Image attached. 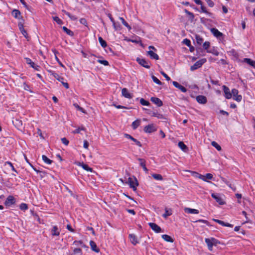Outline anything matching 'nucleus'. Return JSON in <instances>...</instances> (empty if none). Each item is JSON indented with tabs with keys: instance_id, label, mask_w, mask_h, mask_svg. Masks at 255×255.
I'll list each match as a JSON object with an SVG mask.
<instances>
[{
	"instance_id": "f257e3e1",
	"label": "nucleus",
	"mask_w": 255,
	"mask_h": 255,
	"mask_svg": "<svg viewBox=\"0 0 255 255\" xmlns=\"http://www.w3.org/2000/svg\"><path fill=\"white\" fill-rule=\"evenodd\" d=\"M127 183L129 185L130 187L135 191L136 190V186H138V183L136 178L134 177H129L128 178Z\"/></svg>"
},
{
	"instance_id": "f03ea898",
	"label": "nucleus",
	"mask_w": 255,
	"mask_h": 255,
	"mask_svg": "<svg viewBox=\"0 0 255 255\" xmlns=\"http://www.w3.org/2000/svg\"><path fill=\"white\" fill-rule=\"evenodd\" d=\"M207 61L206 58H202L201 59H200L198 61H197L196 63H194V64L190 67V70L191 71H194L200 67H201L203 64H204Z\"/></svg>"
},
{
	"instance_id": "7ed1b4c3",
	"label": "nucleus",
	"mask_w": 255,
	"mask_h": 255,
	"mask_svg": "<svg viewBox=\"0 0 255 255\" xmlns=\"http://www.w3.org/2000/svg\"><path fill=\"white\" fill-rule=\"evenodd\" d=\"M157 128L154 124H149L146 126L143 129V130L146 133H152L156 131Z\"/></svg>"
},
{
	"instance_id": "20e7f679",
	"label": "nucleus",
	"mask_w": 255,
	"mask_h": 255,
	"mask_svg": "<svg viewBox=\"0 0 255 255\" xmlns=\"http://www.w3.org/2000/svg\"><path fill=\"white\" fill-rule=\"evenodd\" d=\"M136 61L139 64L146 68L149 69L150 67L149 62L145 60L144 59L137 58Z\"/></svg>"
},
{
	"instance_id": "39448f33",
	"label": "nucleus",
	"mask_w": 255,
	"mask_h": 255,
	"mask_svg": "<svg viewBox=\"0 0 255 255\" xmlns=\"http://www.w3.org/2000/svg\"><path fill=\"white\" fill-rule=\"evenodd\" d=\"M25 60L26 63L29 65L30 67H32L33 69L37 71H39L40 69V67L37 65H36L32 60L29 58H25Z\"/></svg>"
},
{
	"instance_id": "423d86ee",
	"label": "nucleus",
	"mask_w": 255,
	"mask_h": 255,
	"mask_svg": "<svg viewBox=\"0 0 255 255\" xmlns=\"http://www.w3.org/2000/svg\"><path fill=\"white\" fill-rule=\"evenodd\" d=\"M60 232L61 229L57 226H53L50 231L52 236H59Z\"/></svg>"
},
{
	"instance_id": "0eeeda50",
	"label": "nucleus",
	"mask_w": 255,
	"mask_h": 255,
	"mask_svg": "<svg viewBox=\"0 0 255 255\" xmlns=\"http://www.w3.org/2000/svg\"><path fill=\"white\" fill-rule=\"evenodd\" d=\"M148 225L151 228V229L155 233H159L161 232V228L155 223H149Z\"/></svg>"
},
{
	"instance_id": "6e6552de",
	"label": "nucleus",
	"mask_w": 255,
	"mask_h": 255,
	"mask_svg": "<svg viewBox=\"0 0 255 255\" xmlns=\"http://www.w3.org/2000/svg\"><path fill=\"white\" fill-rule=\"evenodd\" d=\"M223 90L225 94V97L227 99H230L232 98V94L230 92L229 88L225 85L223 86Z\"/></svg>"
},
{
	"instance_id": "1a4fd4ad",
	"label": "nucleus",
	"mask_w": 255,
	"mask_h": 255,
	"mask_svg": "<svg viewBox=\"0 0 255 255\" xmlns=\"http://www.w3.org/2000/svg\"><path fill=\"white\" fill-rule=\"evenodd\" d=\"M48 72L51 75L53 76L55 79H56L58 81H59L61 83L63 80H64V78L63 77L60 76L59 75H58L55 72L52 71V70H48Z\"/></svg>"
},
{
	"instance_id": "9d476101",
	"label": "nucleus",
	"mask_w": 255,
	"mask_h": 255,
	"mask_svg": "<svg viewBox=\"0 0 255 255\" xmlns=\"http://www.w3.org/2000/svg\"><path fill=\"white\" fill-rule=\"evenodd\" d=\"M197 177L203 180L204 181H207L206 179L211 180L213 178V175L211 173H207L205 175H203L197 173Z\"/></svg>"
},
{
	"instance_id": "9b49d317",
	"label": "nucleus",
	"mask_w": 255,
	"mask_h": 255,
	"mask_svg": "<svg viewBox=\"0 0 255 255\" xmlns=\"http://www.w3.org/2000/svg\"><path fill=\"white\" fill-rule=\"evenodd\" d=\"M211 196L218 202L220 205H224L225 202L217 193H212Z\"/></svg>"
},
{
	"instance_id": "f8f14e48",
	"label": "nucleus",
	"mask_w": 255,
	"mask_h": 255,
	"mask_svg": "<svg viewBox=\"0 0 255 255\" xmlns=\"http://www.w3.org/2000/svg\"><path fill=\"white\" fill-rule=\"evenodd\" d=\"M15 199L12 196H8L5 201L4 204L6 206H10L15 203Z\"/></svg>"
},
{
	"instance_id": "ddd939ff",
	"label": "nucleus",
	"mask_w": 255,
	"mask_h": 255,
	"mask_svg": "<svg viewBox=\"0 0 255 255\" xmlns=\"http://www.w3.org/2000/svg\"><path fill=\"white\" fill-rule=\"evenodd\" d=\"M125 136L128 138V139H131V140H132L136 145H137L139 147H141L142 146V144L141 143H140V142L138 140H137V139H136L135 138H133L132 136H131L130 134H128V133H125Z\"/></svg>"
},
{
	"instance_id": "4468645a",
	"label": "nucleus",
	"mask_w": 255,
	"mask_h": 255,
	"mask_svg": "<svg viewBox=\"0 0 255 255\" xmlns=\"http://www.w3.org/2000/svg\"><path fill=\"white\" fill-rule=\"evenodd\" d=\"M122 96L128 99H131L132 98V95L129 93L128 90L124 88L122 90Z\"/></svg>"
},
{
	"instance_id": "2eb2a0df",
	"label": "nucleus",
	"mask_w": 255,
	"mask_h": 255,
	"mask_svg": "<svg viewBox=\"0 0 255 255\" xmlns=\"http://www.w3.org/2000/svg\"><path fill=\"white\" fill-rule=\"evenodd\" d=\"M196 101L198 103L202 104H206L207 102V98L203 95H199L196 97Z\"/></svg>"
},
{
	"instance_id": "dca6fc26",
	"label": "nucleus",
	"mask_w": 255,
	"mask_h": 255,
	"mask_svg": "<svg viewBox=\"0 0 255 255\" xmlns=\"http://www.w3.org/2000/svg\"><path fill=\"white\" fill-rule=\"evenodd\" d=\"M150 100L152 103L156 105L158 107H161L163 105L162 101L158 98L151 97Z\"/></svg>"
},
{
	"instance_id": "f3484780",
	"label": "nucleus",
	"mask_w": 255,
	"mask_h": 255,
	"mask_svg": "<svg viewBox=\"0 0 255 255\" xmlns=\"http://www.w3.org/2000/svg\"><path fill=\"white\" fill-rule=\"evenodd\" d=\"M172 84L176 88L179 89L182 92L185 93L187 91V89L184 87L179 84L177 82L173 81Z\"/></svg>"
},
{
	"instance_id": "a211bd4d",
	"label": "nucleus",
	"mask_w": 255,
	"mask_h": 255,
	"mask_svg": "<svg viewBox=\"0 0 255 255\" xmlns=\"http://www.w3.org/2000/svg\"><path fill=\"white\" fill-rule=\"evenodd\" d=\"M242 62L246 63L251 66L255 68V61L253 60L250 58H245L243 60Z\"/></svg>"
},
{
	"instance_id": "6ab92c4d",
	"label": "nucleus",
	"mask_w": 255,
	"mask_h": 255,
	"mask_svg": "<svg viewBox=\"0 0 255 255\" xmlns=\"http://www.w3.org/2000/svg\"><path fill=\"white\" fill-rule=\"evenodd\" d=\"M211 31L213 34L217 38H219L223 35V33L220 32L217 29L215 28H211Z\"/></svg>"
},
{
	"instance_id": "aec40b11",
	"label": "nucleus",
	"mask_w": 255,
	"mask_h": 255,
	"mask_svg": "<svg viewBox=\"0 0 255 255\" xmlns=\"http://www.w3.org/2000/svg\"><path fill=\"white\" fill-rule=\"evenodd\" d=\"M184 210L185 213H188V214H197L199 213V210L195 209H191L190 208H185L184 209Z\"/></svg>"
},
{
	"instance_id": "412c9836",
	"label": "nucleus",
	"mask_w": 255,
	"mask_h": 255,
	"mask_svg": "<svg viewBox=\"0 0 255 255\" xmlns=\"http://www.w3.org/2000/svg\"><path fill=\"white\" fill-rule=\"evenodd\" d=\"M129 238L130 242L134 245H135L136 244L138 243L137 238L134 234H129Z\"/></svg>"
},
{
	"instance_id": "4be33fe9",
	"label": "nucleus",
	"mask_w": 255,
	"mask_h": 255,
	"mask_svg": "<svg viewBox=\"0 0 255 255\" xmlns=\"http://www.w3.org/2000/svg\"><path fill=\"white\" fill-rule=\"evenodd\" d=\"M205 242L208 246V249L210 251H212L213 250V245L212 243V241H211V238H206L205 240Z\"/></svg>"
},
{
	"instance_id": "5701e85b",
	"label": "nucleus",
	"mask_w": 255,
	"mask_h": 255,
	"mask_svg": "<svg viewBox=\"0 0 255 255\" xmlns=\"http://www.w3.org/2000/svg\"><path fill=\"white\" fill-rule=\"evenodd\" d=\"M147 54L150 56L151 59L158 60L159 59L158 55L151 50L147 51Z\"/></svg>"
},
{
	"instance_id": "b1692460",
	"label": "nucleus",
	"mask_w": 255,
	"mask_h": 255,
	"mask_svg": "<svg viewBox=\"0 0 255 255\" xmlns=\"http://www.w3.org/2000/svg\"><path fill=\"white\" fill-rule=\"evenodd\" d=\"M90 245L91 249L93 251H94L96 253H98L99 252V249L97 248V246L96 243L94 241H91L90 242Z\"/></svg>"
},
{
	"instance_id": "393cba45",
	"label": "nucleus",
	"mask_w": 255,
	"mask_h": 255,
	"mask_svg": "<svg viewBox=\"0 0 255 255\" xmlns=\"http://www.w3.org/2000/svg\"><path fill=\"white\" fill-rule=\"evenodd\" d=\"M18 25L19 29L20 32H21V33L22 34V35L25 37H26V35H27V32L26 31V30L24 29L23 24L21 23V22H20L18 23Z\"/></svg>"
},
{
	"instance_id": "a878e982",
	"label": "nucleus",
	"mask_w": 255,
	"mask_h": 255,
	"mask_svg": "<svg viewBox=\"0 0 255 255\" xmlns=\"http://www.w3.org/2000/svg\"><path fill=\"white\" fill-rule=\"evenodd\" d=\"M140 125V120H136L132 122L131 124L132 128L133 129H136Z\"/></svg>"
},
{
	"instance_id": "bb28decb",
	"label": "nucleus",
	"mask_w": 255,
	"mask_h": 255,
	"mask_svg": "<svg viewBox=\"0 0 255 255\" xmlns=\"http://www.w3.org/2000/svg\"><path fill=\"white\" fill-rule=\"evenodd\" d=\"M162 238L167 242L173 243V240L172 238L167 235H162Z\"/></svg>"
},
{
	"instance_id": "cd10ccee",
	"label": "nucleus",
	"mask_w": 255,
	"mask_h": 255,
	"mask_svg": "<svg viewBox=\"0 0 255 255\" xmlns=\"http://www.w3.org/2000/svg\"><path fill=\"white\" fill-rule=\"evenodd\" d=\"M12 16L16 18H19L20 16V12L17 9H14L12 11Z\"/></svg>"
},
{
	"instance_id": "c85d7f7f",
	"label": "nucleus",
	"mask_w": 255,
	"mask_h": 255,
	"mask_svg": "<svg viewBox=\"0 0 255 255\" xmlns=\"http://www.w3.org/2000/svg\"><path fill=\"white\" fill-rule=\"evenodd\" d=\"M172 215V211L171 209H168L165 208V211L164 214H163L162 216L165 219H166L168 216Z\"/></svg>"
},
{
	"instance_id": "c756f323",
	"label": "nucleus",
	"mask_w": 255,
	"mask_h": 255,
	"mask_svg": "<svg viewBox=\"0 0 255 255\" xmlns=\"http://www.w3.org/2000/svg\"><path fill=\"white\" fill-rule=\"evenodd\" d=\"M184 11L188 15L189 19L191 21H193L194 18V14L192 12L189 11L186 9H184Z\"/></svg>"
},
{
	"instance_id": "7c9ffc66",
	"label": "nucleus",
	"mask_w": 255,
	"mask_h": 255,
	"mask_svg": "<svg viewBox=\"0 0 255 255\" xmlns=\"http://www.w3.org/2000/svg\"><path fill=\"white\" fill-rule=\"evenodd\" d=\"M12 122L15 126L17 128H20L22 125V121L18 119H15L14 121H13Z\"/></svg>"
},
{
	"instance_id": "2f4dec72",
	"label": "nucleus",
	"mask_w": 255,
	"mask_h": 255,
	"mask_svg": "<svg viewBox=\"0 0 255 255\" xmlns=\"http://www.w3.org/2000/svg\"><path fill=\"white\" fill-rule=\"evenodd\" d=\"M195 38L197 43L201 45L203 42V39L202 37L199 35H196Z\"/></svg>"
},
{
	"instance_id": "473e14b6",
	"label": "nucleus",
	"mask_w": 255,
	"mask_h": 255,
	"mask_svg": "<svg viewBox=\"0 0 255 255\" xmlns=\"http://www.w3.org/2000/svg\"><path fill=\"white\" fill-rule=\"evenodd\" d=\"M98 40L101 45L103 47L105 48L107 46V42L102 38V37L99 36L98 38Z\"/></svg>"
},
{
	"instance_id": "72a5a7b5",
	"label": "nucleus",
	"mask_w": 255,
	"mask_h": 255,
	"mask_svg": "<svg viewBox=\"0 0 255 255\" xmlns=\"http://www.w3.org/2000/svg\"><path fill=\"white\" fill-rule=\"evenodd\" d=\"M42 159L43 161L47 164H50L52 162L51 160L49 159L46 155H44L42 156Z\"/></svg>"
},
{
	"instance_id": "f704fd0d",
	"label": "nucleus",
	"mask_w": 255,
	"mask_h": 255,
	"mask_svg": "<svg viewBox=\"0 0 255 255\" xmlns=\"http://www.w3.org/2000/svg\"><path fill=\"white\" fill-rule=\"evenodd\" d=\"M152 176L154 179L156 180L161 181L163 180L162 176L161 175L159 174H152Z\"/></svg>"
},
{
	"instance_id": "c9c22d12",
	"label": "nucleus",
	"mask_w": 255,
	"mask_h": 255,
	"mask_svg": "<svg viewBox=\"0 0 255 255\" xmlns=\"http://www.w3.org/2000/svg\"><path fill=\"white\" fill-rule=\"evenodd\" d=\"M120 19L121 20L123 25H124L126 27H127L128 29V30L131 29V28L130 26L128 23V22L127 21H125V20L124 19V18L123 17H120Z\"/></svg>"
},
{
	"instance_id": "e433bc0d",
	"label": "nucleus",
	"mask_w": 255,
	"mask_h": 255,
	"mask_svg": "<svg viewBox=\"0 0 255 255\" xmlns=\"http://www.w3.org/2000/svg\"><path fill=\"white\" fill-rule=\"evenodd\" d=\"M178 145L183 151H185L187 149V146L182 141L179 142Z\"/></svg>"
},
{
	"instance_id": "4c0bfd02",
	"label": "nucleus",
	"mask_w": 255,
	"mask_h": 255,
	"mask_svg": "<svg viewBox=\"0 0 255 255\" xmlns=\"http://www.w3.org/2000/svg\"><path fill=\"white\" fill-rule=\"evenodd\" d=\"M62 29L64 32H65L68 35L72 36L73 35V32L70 30V29H68L66 27L63 26L62 27Z\"/></svg>"
},
{
	"instance_id": "58836bf2",
	"label": "nucleus",
	"mask_w": 255,
	"mask_h": 255,
	"mask_svg": "<svg viewBox=\"0 0 255 255\" xmlns=\"http://www.w3.org/2000/svg\"><path fill=\"white\" fill-rule=\"evenodd\" d=\"M5 165H8L9 167L11 168V170L12 171H13L14 172H15L16 173H18L17 170L15 169V168L13 166L12 164L10 162H9V161L6 162L5 163Z\"/></svg>"
},
{
	"instance_id": "ea45409f",
	"label": "nucleus",
	"mask_w": 255,
	"mask_h": 255,
	"mask_svg": "<svg viewBox=\"0 0 255 255\" xmlns=\"http://www.w3.org/2000/svg\"><path fill=\"white\" fill-rule=\"evenodd\" d=\"M151 78L154 83H155L156 84H157L158 85H162V82L158 78H157L155 76H154V75H152Z\"/></svg>"
},
{
	"instance_id": "a19ab883",
	"label": "nucleus",
	"mask_w": 255,
	"mask_h": 255,
	"mask_svg": "<svg viewBox=\"0 0 255 255\" xmlns=\"http://www.w3.org/2000/svg\"><path fill=\"white\" fill-rule=\"evenodd\" d=\"M212 146L215 147L218 151H220L221 150V146L218 144L216 141H212L211 143Z\"/></svg>"
},
{
	"instance_id": "79ce46f5",
	"label": "nucleus",
	"mask_w": 255,
	"mask_h": 255,
	"mask_svg": "<svg viewBox=\"0 0 255 255\" xmlns=\"http://www.w3.org/2000/svg\"><path fill=\"white\" fill-rule=\"evenodd\" d=\"M73 244L77 246H81L82 247H86V246L83 243L82 241H75L74 242Z\"/></svg>"
},
{
	"instance_id": "37998d69",
	"label": "nucleus",
	"mask_w": 255,
	"mask_h": 255,
	"mask_svg": "<svg viewBox=\"0 0 255 255\" xmlns=\"http://www.w3.org/2000/svg\"><path fill=\"white\" fill-rule=\"evenodd\" d=\"M140 103L143 106H149L150 105V103L148 101L145 100L143 98L140 99Z\"/></svg>"
},
{
	"instance_id": "c03bdc74",
	"label": "nucleus",
	"mask_w": 255,
	"mask_h": 255,
	"mask_svg": "<svg viewBox=\"0 0 255 255\" xmlns=\"http://www.w3.org/2000/svg\"><path fill=\"white\" fill-rule=\"evenodd\" d=\"M113 25L115 30H119L121 29V26L119 23L114 22Z\"/></svg>"
},
{
	"instance_id": "a18cd8bd",
	"label": "nucleus",
	"mask_w": 255,
	"mask_h": 255,
	"mask_svg": "<svg viewBox=\"0 0 255 255\" xmlns=\"http://www.w3.org/2000/svg\"><path fill=\"white\" fill-rule=\"evenodd\" d=\"M201 12L206 13L207 14H208L210 16H212V14L211 12H209L207 11L206 10V8L204 6L201 5Z\"/></svg>"
},
{
	"instance_id": "49530a36",
	"label": "nucleus",
	"mask_w": 255,
	"mask_h": 255,
	"mask_svg": "<svg viewBox=\"0 0 255 255\" xmlns=\"http://www.w3.org/2000/svg\"><path fill=\"white\" fill-rule=\"evenodd\" d=\"M82 167L84 169H85V170H86L87 171H92V169L91 168H90V167H89V166L87 164L82 163Z\"/></svg>"
},
{
	"instance_id": "de8ad7c7",
	"label": "nucleus",
	"mask_w": 255,
	"mask_h": 255,
	"mask_svg": "<svg viewBox=\"0 0 255 255\" xmlns=\"http://www.w3.org/2000/svg\"><path fill=\"white\" fill-rule=\"evenodd\" d=\"M220 225H221L223 226L228 227H233V225L231 224L228 223H225L224 222H223L222 221H221V223L220 224Z\"/></svg>"
},
{
	"instance_id": "09e8293b",
	"label": "nucleus",
	"mask_w": 255,
	"mask_h": 255,
	"mask_svg": "<svg viewBox=\"0 0 255 255\" xmlns=\"http://www.w3.org/2000/svg\"><path fill=\"white\" fill-rule=\"evenodd\" d=\"M20 209L22 210H26L28 209L27 205L25 203H22L20 205Z\"/></svg>"
},
{
	"instance_id": "8fccbe9b",
	"label": "nucleus",
	"mask_w": 255,
	"mask_h": 255,
	"mask_svg": "<svg viewBox=\"0 0 255 255\" xmlns=\"http://www.w3.org/2000/svg\"><path fill=\"white\" fill-rule=\"evenodd\" d=\"M211 241H212L213 246H217V245L220 244V242L218 240L214 238H211Z\"/></svg>"
},
{
	"instance_id": "3c124183",
	"label": "nucleus",
	"mask_w": 255,
	"mask_h": 255,
	"mask_svg": "<svg viewBox=\"0 0 255 255\" xmlns=\"http://www.w3.org/2000/svg\"><path fill=\"white\" fill-rule=\"evenodd\" d=\"M53 19L59 24H61L62 23V21L58 16H54Z\"/></svg>"
},
{
	"instance_id": "603ef678",
	"label": "nucleus",
	"mask_w": 255,
	"mask_h": 255,
	"mask_svg": "<svg viewBox=\"0 0 255 255\" xmlns=\"http://www.w3.org/2000/svg\"><path fill=\"white\" fill-rule=\"evenodd\" d=\"M73 251L75 254L82 255V250L80 248H75Z\"/></svg>"
},
{
	"instance_id": "864d4df0",
	"label": "nucleus",
	"mask_w": 255,
	"mask_h": 255,
	"mask_svg": "<svg viewBox=\"0 0 255 255\" xmlns=\"http://www.w3.org/2000/svg\"><path fill=\"white\" fill-rule=\"evenodd\" d=\"M137 160L139 161V164L142 167L145 165V161L144 159L139 158Z\"/></svg>"
},
{
	"instance_id": "5fc2aeb1",
	"label": "nucleus",
	"mask_w": 255,
	"mask_h": 255,
	"mask_svg": "<svg viewBox=\"0 0 255 255\" xmlns=\"http://www.w3.org/2000/svg\"><path fill=\"white\" fill-rule=\"evenodd\" d=\"M98 62L102 64H103L105 66L109 65L108 61L105 60H98Z\"/></svg>"
},
{
	"instance_id": "6e6d98bb",
	"label": "nucleus",
	"mask_w": 255,
	"mask_h": 255,
	"mask_svg": "<svg viewBox=\"0 0 255 255\" xmlns=\"http://www.w3.org/2000/svg\"><path fill=\"white\" fill-rule=\"evenodd\" d=\"M233 99L236 101L240 102L242 101V96L241 95H238L236 97H233Z\"/></svg>"
},
{
	"instance_id": "4d7b16f0",
	"label": "nucleus",
	"mask_w": 255,
	"mask_h": 255,
	"mask_svg": "<svg viewBox=\"0 0 255 255\" xmlns=\"http://www.w3.org/2000/svg\"><path fill=\"white\" fill-rule=\"evenodd\" d=\"M66 14L70 18V19H71L72 20H77V18L76 17V16L75 15H71L69 12H67L66 13Z\"/></svg>"
},
{
	"instance_id": "13d9d810",
	"label": "nucleus",
	"mask_w": 255,
	"mask_h": 255,
	"mask_svg": "<svg viewBox=\"0 0 255 255\" xmlns=\"http://www.w3.org/2000/svg\"><path fill=\"white\" fill-rule=\"evenodd\" d=\"M210 45V43L208 41H206L203 43V46L205 50H207Z\"/></svg>"
},
{
	"instance_id": "bf43d9fd",
	"label": "nucleus",
	"mask_w": 255,
	"mask_h": 255,
	"mask_svg": "<svg viewBox=\"0 0 255 255\" xmlns=\"http://www.w3.org/2000/svg\"><path fill=\"white\" fill-rule=\"evenodd\" d=\"M238 90L236 89H232V96L233 95V97H236L237 95H238Z\"/></svg>"
},
{
	"instance_id": "052dcab7",
	"label": "nucleus",
	"mask_w": 255,
	"mask_h": 255,
	"mask_svg": "<svg viewBox=\"0 0 255 255\" xmlns=\"http://www.w3.org/2000/svg\"><path fill=\"white\" fill-rule=\"evenodd\" d=\"M183 42L184 44H185L187 46L190 47L191 45V42L190 40L188 39H185L183 40Z\"/></svg>"
},
{
	"instance_id": "680f3d73",
	"label": "nucleus",
	"mask_w": 255,
	"mask_h": 255,
	"mask_svg": "<svg viewBox=\"0 0 255 255\" xmlns=\"http://www.w3.org/2000/svg\"><path fill=\"white\" fill-rule=\"evenodd\" d=\"M152 116L153 117H157L158 119H161L162 117V115L158 113L157 112H153Z\"/></svg>"
},
{
	"instance_id": "e2e57ef3",
	"label": "nucleus",
	"mask_w": 255,
	"mask_h": 255,
	"mask_svg": "<svg viewBox=\"0 0 255 255\" xmlns=\"http://www.w3.org/2000/svg\"><path fill=\"white\" fill-rule=\"evenodd\" d=\"M161 74L164 76V77L166 79L167 81L170 80V78L163 71L160 72Z\"/></svg>"
},
{
	"instance_id": "0e129e2a",
	"label": "nucleus",
	"mask_w": 255,
	"mask_h": 255,
	"mask_svg": "<svg viewBox=\"0 0 255 255\" xmlns=\"http://www.w3.org/2000/svg\"><path fill=\"white\" fill-rule=\"evenodd\" d=\"M85 129L84 128H79L76 129L75 130L73 131L74 133H79L80 132L81 130H84Z\"/></svg>"
},
{
	"instance_id": "69168bd1",
	"label": "nucleus",
	"mask_w": 255,
	"mask_h": 255,
	"mask_svg": "<svg viewBox=\"0 0 255 255\" xmlns=\"http://www.w3.org/2000/svg\"><path fill=\"white\" fill-rule=\"evenodd\" d=\"M61 141L62 142L66 145H67L69 143V141L65 137L62 138Z\"/></svg>"
},
{
	"instance_id": "338daca9",
	"label": "nucleus",
	"mask_w": 255,
	"mask_h": 255,
	"mask_svg": "<svg viewBox=\"0 0 255 255\" xmlns=\"http://www.w3.org/2000/svg\"><path fill=\"white\" fill-rule=\"evenodd\" d=\"M80 22L81 24L86 25L87 24V20L85 18H82L80 19Z\"/></svg>"
},
{
	"instance_id": "774afa93",
	"label": "nucleus",
	"mask_w": 255,
	"mask_h": 255,
	"mask_svg": "<svg viewBox=\"0 0 255 255\" xmlns=\"http://www.w3.org/2000/svg\"><path fill=\"white\" fill-rule=\"evenodd\" d=\"M210 7H213L214 5V2L211 0H205Z\"/></svg>"
}]
</instances>
